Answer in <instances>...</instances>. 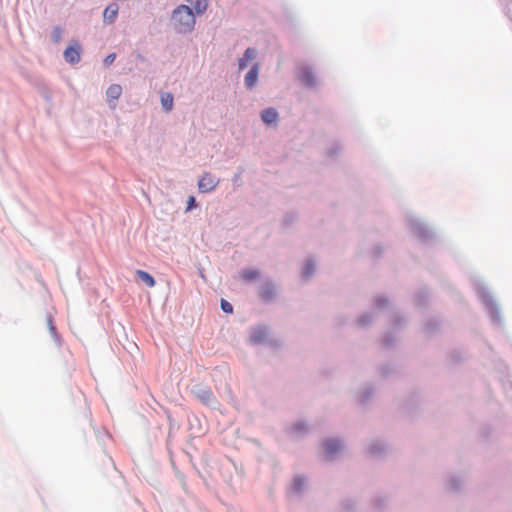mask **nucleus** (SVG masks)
<instances>
[{
	"label": "nucleus",
	"instance_id": "obj_1",
	"mask_svg": "<svg viewBox=\"0 0 512 512\" xmlns=\"http://www.w3.org/2000/svg\"><path fill=\"white\" fill-rule=\"evenodd\" d=\"M171 21L178 32L191 31L195 26V17L192 9L187 5L178 6L172 14Z\"/></svg>",
	"mask_w": 512,
	"mask_h": 512
},
{
	"label": "nucleus",
	"instance_id": "obj_2",
	"mask_svg": "<svg viewBox=\"0 0 512 512\" xmlns=\"http://www.w3.org/2000/svg\"><path fill=\"white\" fill-rule=\"evenodd\" d=\"M342 443L337 439H327L323 443V458L325 460H332L336 455L342 451Z\"/></svg>",
	"mask_w": 512,
	"mask_h": 512
},
{
	"label": "nucleus",
	"instance_id": "obj_3",
	"mask_svg": "<svg viewBox=\"0 0 512 512\" xmlns=\"http://www.w3.org/2000/svg\"><path fill=\"white\" fill-rule=\"evenodd\" d=\"M219 180L210 173H204L198 182V189L202 193H208L216 188Z\"/></svg>",
	"mask_w": 512,
	"mask_h": 512
},
{
	"label": "nucleus",
	"instance_id": "obj_4",
	"mask_svg": "<svg viewBox=\"0 0 512 512\" xmlns=\"http://www.w3.org/2000/svg\"><path fill=\"white\" fill-rule=\"evenodd\" d=\"M81 46L79 43L74 42L72 45H69L64 51V58L67 62L75 64L78 63L81 59L80 55Z\"/></svg>",
	"mask_w": 512,
	"mask_h": 512
},
{
	"label": "nucleus",
	"instance_id": "obj_5",
	"mask_svg": "<svg viewBox=\"0 0 512 512\" xmlns=\"http://www.w3.org/2000/svg\"><path fill=\"white\" fill-rule=\"evenodd\" d=\"M259 296L264 301H271L276 296V288L272 283H266L262 286Z\"/></svg>",
	"mask_w": 512,
	"mask_h": 512
},
{
	"label": "nucleus",
	"instance_id": "obj_6",
	"mask_svg": "<svg viewBox=\"0 0 512 512\" xmlns=\"http://www.w3.org/2000/svg\"><path fill=\"white\" fill-rule=\"evenodd\" d=\"M119 7L117 4L112 3L108 5L103 12V19L106 23H113L118 15Z\"/></svg>",
	"mask_w": 512,
	"mask_h": 512
},
{
	"label": "nucleus",
	"instance_id": "obj_7",
	"mask_svg": "<svg viewBox=\"0 0 512 512\" xmlns=\"http://www.w3.org/2000/svg\"><path fill=\"white\" fill-rule=\"evenodd\" d=\"M299 79L306 86L312 87L316 84L315 76H314L313 72L311 71V69L308 67H304L301 69Z\"/></svg>",
	"mask_w": 512,
	"mask_h": 512
},
{
	"label": "nucleus",
	"instance_id": "obj_8",
	"mask_svg": "<svg viewBox=\"0 0 512 512\" xmlns=\"http://www.w3.org/2000/svg\"><path fill=\"white\" fill-rule=\"evenodd\" d=\"M258 71L259 67L258 64L253 65V67L250 69V71L245 76V85L248 88H252L258 79Z\"/></svg>",
	"mask_w": 512,
	"mask_h": 512
},
{
	"label": "nucleus",
	"instance_id": "obj_9",
	"mask_svg": "<svg viewBox=\"0 0 512 512\" xmlns=\"http://www.w3.org/2000/svg\"><path fill=\"white\" fill-rule=\"evenodd\" d=\"M261 118L265 123L271 124L278 119V113L275 109L268 108L262 112Z\"/></svg>",
	"mask_w": 512,
	"mask_h": 512
},
{
	"label": "nucleus",
	"instance_id": "obj_10",
	"mask_svg": "<svg viewBox=\"0 0 512 512\" xmlns=\"http://www.w3.org/2000/svg\"><path fill=\"white\" fill-rule=\"evenodd\" d=\"M256 57V50L252 48L246 49L243 58L239 59V69H244L247 63Z\"/></svg>",
	"mask_w": 512,
	"mask_h": 512
},
{
	"label": "nucleus",
	"instance_id": "obj_11",
	"mask_svg": "<svg viewBox=\"0 0 512 512\" xmlns=\"http://www.w3.org/2000/svg\"><path fill=\"white\" fill-rule=\"evenodd\" d=\"M197 14H203L207 7L209 0H188Z\"/></svg>",
	"mask_w": 512,
	"mask_h": 512
},
{
	"label": "nucleus",
	"instance_id": "obj_12",
	"mask_svg": "<svg viewBox=\"0 0 512 512\" xmlns=\"http://www.w3.org/2000/svg\"><path fill=\"white\" fill-rule=\"evenodd\" d=\"M122 94V88L118 84L111 85L106 92L107 98L109 100H117Z\"/></svg>",
	"mask_w": 512,
	"mask_h": 512
},
{
	"label": "nucleus",
	"instance_id": "obj_13",
	"mask_svg": "<svg viewBox=\"0 0 512 512\" xmlns=\"http://www.w3.org/2000/svg\"><path fill=\"white\" fill-rule=\"evenodd\" d=\"M136 275L143 281L148 287L152 288L155 286L156 282L154 278L144 270H137Z\"/></svg>",
	"mask_w": 512,
	"mask_h": 512
},
{
	"label": "nucleus",
	"instance_id": "obj_14",
	"mask_svg": "<svg viewBox=\"0 0 512 512\" xmlns=\"http://www.w3.org/2000/svg\"><path fill=\"white\" fill-rule=\"evenodd\" d=\"M173 95L171 93H164L161 96V104L165 111H171L173 108Z\"/></svg>",
	"mask_w": 512,
	"mask_h": 512
},
{
	"label": "nucleus",
	"instance_id": "obj_15",
	"mask_svg": "<svg viewBox=\"0 0 512 512\" xmlns=\"http://www.w3.org/2000/svg\"><path fill=\"white\" fill-rule=\"evenodd\" d=\"M258 276H259V272L257 270H253V269H247L241 273V278L246 281L254 280Z\"/></svg>",
	"mask_w": 512,
	"mask_h": 512
},
{
	"label": "nucleus",
	"instance_id": "obj_16",
	"mask_svg": "<svg viewBox=\"0 0 512 512\" xmlns=\"http://www.w3.org/2000/svg\"><path fill=\"white\" fill-rule=\"evenodd\" d=\"M197 395L203 402H206V403L209 402L213 398V394H212L211 390L208 388L201 389V391Z\"/></svg>",
	"mask_w": 512,
	"mask_h": 512
},
{
	"label": "nucleus",
	"instance_id": "obj_17",
	"mask_svg": "<svg viewBox=\"0 0 512 512\" xmlns=\"http://www.w3.org/2000/svg\"><path fill=\"white\" fill-rule=\"evenodd\" d=\"M314 271H315L314 263L311 261H308L303 268V275H304V277L308 278L313 274Z\"/></svg>",
	"mask_w": 512,
	"mask_h": 512
},
{
	"label": "nucleus",
	"instance_id": "obj_18",
	"mask_svg": "<svg viewBox=\"0 0 512 512\" xmlns=\"http://www.w3.org/2000/svg\"><path fill=\"white\" fill-rule=\"evenodd\" d=\"M304 486V479L301 477H297L294 479L293 482V489L296 492H300L302 490V487Z\"/></svg>",
	"mask_w": 512,
	"mask_h": 512
},
{
	"label": "nucleus",
	"instance_id": "obj_19",
	"mask_svg": "<svg viewBox=\"0 0 512 512\" xmlns=\"http://www.w3.org/2000/svg\"><path fill=\"white\" fill-rule=\"evenodd\" d=\"M221 308L225 313H232L233 312V306L226 300H221Z\"/></svg>",
	"mask_w": 512,
	"mask_h": 512
},
{
	"label": "nucleus",
	"instance_id": "obj_20",
	"mask_svg": "<svg viewBox=\"0 0 512 512\" xmlns=\"http://www.w3.org/2000/svg\"><path fill=\"white\" fill-rule=\"evenodd\" d=\"M306 430V426L303 423H297L292 427V431L295 433L305 432Z\"/></svg>",
	"mask_w": 512,
	"mask_h": 512
},
{
	"label": "nucleus",
	"instance_id": "obj_21",
	"mask_svg": "<svg viewBox=\"0 0 512 512\" xmlns=\"http://www.w3.org/2000/svg\"><path fill=\"white\" fill-rule=\"evenodd\" d=\"M196 207V200H195V197L194 196H190L188 197V200H187V211L189 210H192Z\"/></svg>",
	"mask_w": 512,
	"mask_h": 512
},
{
	"label": "nucleus",
	"instance_id": "obj_22",
	"mask_svg": "<svg viewBox=\"0 0 512 512\" xmlns=\"http://www.w3.org/2000/svg\"><path fill=\"white\" fill-rule=\"evenodd\" d=\"M264 338V334L262 332H257L255 333L251 340L254 342V343H258L260 342L262 339Z\"/></svg>",
	"mask_w": 512,
	"mask_h": 512
},
{
	"label": "nucleus",
	"instance_id": "obj_23",
	"mask_svg": "<svg viewBox=\"0 0 512 512\" xmlns=\"http://www.w3.org/2000/svg\"><path fill=\"white\" fill-rule=\"evenodd\" d=\"M115 58H116L115 54H110L105 58L104 62L106 65H110L114 62Z\"/></svg>",
	"mask_w": 512,
	"mask_h": 512
},
{
	"label": "nucleus",
	"instance_id": "obj_24",
	"mask_svg": "<svg viewBox=\"0 0 512 512\" xmlns=\"http://www.w3.org/2000/svg\"><path fill=\"white\" fill-rule=\"evenodd\" d=\"M56 32H57V34H55V37H56V41H58L60 39L61 30L60 29H56Z\"/></svg>",
	"mask_w": 512,
	"mask_h": 512
}]
</instances>
